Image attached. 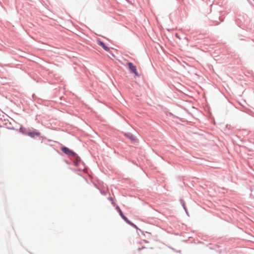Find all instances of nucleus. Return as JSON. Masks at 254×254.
I'll use <instances>...</instances> for the list:
<instances>
[{
  "mask_svg": "<svg viewBox=\"0 0 254 254\" xmlns=\"http://www.w3.org/2000/svg\"><path fill=\"white\" fill-rule=\"evenodd\" d=\"M116 209L119 212L120 216L123 218V219L124 220H125V221H126L128 224H130V225L136 228V226L135 225H134L133 223L131 222L129 220H128V219L126 216H124L122 210H121V209L120 208V207L118 206H117L116 207Z\"/></svg>",
  "mask_w": 254,
  "mask_h": 254,
  "instance_id": "nucleus-1",
  "label": "nucleus"
},
{
  "mask_svg": "<svg viewBox=\"0 0 254 254\" xmlns=\"http://www.w3.org/2000/svg\"><path fill=\"white\" fill-rule=\"evenodd\" d=\"M62 150L65 154L71 156H75L76 155V153L70 150L69 148L66 147H63L62 148Z\"/></svg>",
  "mask_w": 254,
  "mask_h": 254,
  "instance_id": "nucleus-2",
  "label": "nucleus"
},
{
  "mask_svg": "<svg viewBox=\"0 0 254 254\" xmlns=\"http://www.w3.org/2000/svg\"><path fill=\"white\" fill-rule=\"evenodd\" d=\"M127 64L129 69L132 71L136 76H139V74L136 70V66H134L131 63H128Z\"/></svg>",
  "mask_w": 254,
  "mask_h": 254,
  "instance_id": "nucleus-3",
  "label": "nucleus"
},
{
  "mask_svg": "<svg viewBox=\"0 0 254 254\" xmlns=\"http://www.w3.org/2000/svg\"><path fill=\"white\" fill-rule=\"evenodd\" d=\"M97 43L99 45L101 46L105 51H109L110 49L105 45V44L100 40H97Z\"/></svg>",
  "mask_w": 254,
  "mask_h": 254,
  "instance_id": "nucleus-4",
  "label": "nucleus"
},
{
  "mask_svg": "<svg viewBox=\"0 0 254 254\" xmlns=\"http://www.w3.org/2000/svg\"><path fill=\"white\" fill-rule=\"evenodd\" d=\"M28 134L29 136L34 137L35 136H39L40 135V133L36 131H33L29 132Z\"/></svg>",
  "mask_w": 254,
  "mask_h": 254,
  "instance_id": "nucleus-5",
  "label": "nucleus"
},
{
  "mask_svg": "<svg viewBox=\"0 0 254 254\" xmlns=\"http://www.w3.org/2000/svg\"><path fill=\"white\" fill-rule=\"evenodd\" d=\"M125 135H126V136L128 137L131 140H134V136L132 134H129V135H128V134H125Z\"/></svg>",
  "mask_w": 254,
  "mask_h": 254,
  "instance_id": "nucleus-6",
  "label": "nucleus"
},
{
  "mask_svg": "<svg viewBox=\"0 0 254 254\" xmlns=\"http://www.w3.org/2000/svg\"><path fill=\"white\" fill-rule=\"evenodd\" d=\"M110 200L112 201V203H113V204H114V200H113V198L111 197V198H110Z\"/></svg>",
  "mask_w": 254,
  "mask_h": 254,
  "instance_id": "nucleus-7",
  "label": "nucleus"
}]
</instances>
